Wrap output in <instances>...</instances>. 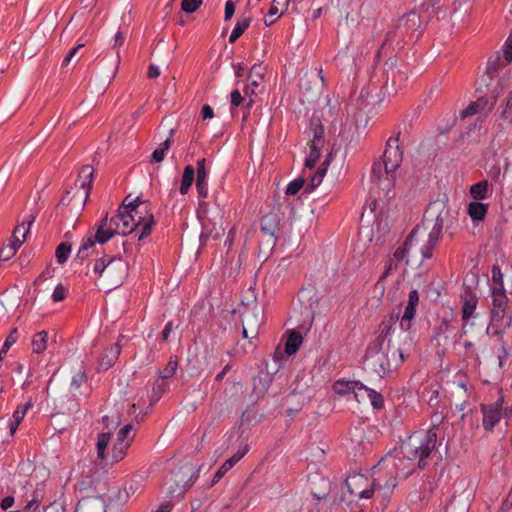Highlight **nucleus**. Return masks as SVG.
<instances>
[{
    "mask_svg": "<svg viewBox=\"0 0 512 512\" xmlns=\"http://www.w3.org/2000/svg\"><path fill=\"white\" fill-rule=\"evenodd\" d=\"M488 176L491 178L492 182H498L499 181V178H500V175H501V168H500V165L499 164H496V165H493L489 170H488Z\"/></svg>",
    "mask_w": 512,
    "mask_h": 512,
    "instance_id": "63",
    "label": "nucleus"
},
{
    "mask_svg": "<svg viewBox=\"0 0 512 512\" xmlns=\"http://www.w3.org/2000/svg\"><path fill=\"white\" fill-rule=\"evenodd\" d=\"M171 146V140L166 139L163 143L160 144V146L155 149L151 155V161L155 163H159L164 160L165 154L167 150Z\"/></svg>",
    "mask_w": 512,
    "mask_h": 512,
    "instance_id": "40",
    "label": "nucleus"
},
{
    "mask_svg": "<svg viewBox=\"0 0 512 512\" xmlns=\"http://www.w3.org/2000/svg\"><path fill=\"white\" fill-rule=\"evenodd\" d=\"M493 104L489 105L488 99L485 97L478 98L475 102L470 103L462 112V118H466L469 116H473L482 111H490L492 109Z\"/></svg>",
    "mask_w": 512,
    "mask_h": 512,
    "instance_id": "24",
    "label": "nucleus"
},
{
    "mask_svg": "<svg viewBox=\"0 0 512 512\" xmlns=\"http://www.w3.org/2000/svg\"><path fill=\"white\" fill-rule=\"evenodd\" d=\"M302 340V335L299 332L291 331L285 343V352L288 355L296 353L302 344Z\"/></svg>",
    "mask_w": 512,
    "mask_h": 512,
    "instance_id": "31",
    "label": "nucleus"
},
{
    "mask_svg": "<svg viewBox=\"0 0 512 512\" xmlns=\"http://www.w3.org/2000/svg\"><path fill=\"white\" fill-rule=\"evenodd\" d=\"M270 371L267 369V373L262 376V374L259 375L258 377V382L259 383H262V387L261 388H258V384L255 382V389H258L260 393H265L269 387V384L271 382V378H270Z\"/></svg>",
    "mask_w": 512,
    "mask_h": 512,
    "instance_id": "57",
    "label": "nucleus"
},
{
    "mask_svg": "<svg viewBox=\"0 0 512 512\" xmlns=\"http://www.w3.org/2000/svg\"><path fill=\"white\" fill-rule=\"evenodd\" d=\"M166 388H167L166 381L161 380L159 382V380H157L156 385L153 387V394L151 396V401L157 402L160 399V397L162 396V394L165 392Z\"/></svg>",
    "mask_w": 512,
    "mask_h": 512,
    "instance_id": "52",
    "label": "nucleus"
},
{
    "mask_svg": "<svg viewBox=\"0 0 512 512\" xmlns=\"http://www.w3.org/2000/svg\"><path fill=\"white\" fill-rule=\"evenodd\" d=\"M319 157H320V152H319L317 145L312 144L310 153L305 160V167L310 168V169L314 168Z\"/></svg>",
    "mask_w": 512,
    "mask_h": 512,
    "instance_id": "48",
    "label": "nucleus"
},
{
    "mask_svg": "<svg viewBox=\"0 0 512 512\" xmlns=\"http://www.w3.org/2000/svg\"><path fill=\"white\" fill-rule=\"evenodd\" d=\"M39 505V499L34 496L25 506L24 512H40L38 511ZM41 512H65V509L61 504L53 502L45 506Z\"/></svg>",
    "mask_w": 512,
    "mask_h": 512,
    "instance_id": "28",
    "label": "nucleus"
},
{
    "mask_svg": "<svg viewBox=\"0 0 512 512\" xmlns=\"http://www.w3.org/2000/svg\"><path fill=\"white\" fill-rule=\"evenodd\" d=\"M426 395L428 396V404L431 407H436L439 400V391L436 389H429L427 390Z\"/></svg>",
    "mask_w": 512,
    "mask_h": 512,
    "instance_id": "61",
    "label": "nucleus"
},
{
    "mask_svg": "<svg viewBox=\"0 0 512 512\" xmlns=\"http://www.w3.org/2000/svg\"><path fill=\"white\" fill-rule=\"evenodd\" d=\"M235 12V4L232 0H227L225 3L224 20L228 21L232 18Z\"/></svg>",
    "mask_w": 512,
    "mask_h": 512,
    "instance_id": "62",
    "label": "nucleus"
},
{
    "mask_svg": "<svg viewBox=\"0 0 512 512\" xmlns=\"http://www.w3.org/2000/svg\"><path fill=\"white\" fill-rule=\"evenodd\" d=\"M345 484L349 493L359 499H370L376 491L377 497H381L386 506V501L396 486V478L391 475L382 483L379 478L369 479L363 474H354L347 477Z\"/></svg>",
    "mask_w": 512,
    "mask_h": 512,
    "instance_id": "4",
    "label": "nucleus"
},
{
    "mask_svg": "<svg viewBox=\"0 0 512 512\" xmlns=\"http://www.w3.org/2000/svg\"><path fill=\"white\" fill-rule=\"evenodd\" d=\"M492 281H493V286L491 288L504 289L503 273L501 272L500 267L497 265H494L492 267Z\"/></svg>",
    "mask_w": 512,
    "mask_h": 512,
    "instance_id": "49",
    "label": "nucleus"
},
{
    "mask_svg": "<svg viewBox=\"0 0 512 512\" xmlns=\"http://www.w3.org/2000/svg\"><path fill=\"white\" fill-rule=\"evenodd\" d=\"M303 185H304L303 178H297V179L291 181L286 188V194L287 195H295L296 193L299 192V190L303 187Z\"/></svg>",
    "mask_w": 512,
    "mask_h": 512,
    "instance_id": "54",
    "label": "nucleus"
},
{
    "mask_svg": "<svg viewBox=\"0 0 512 512\" xmlns=\"http://www.w3.org/2000/svg\"><path fill=\"white\" fill-rule=\"evenodd\" d=\"M326 170H327L326 167H322V168H319L314 173V175L311 178L310 191L320 185V183L323 180L324 175L326 174Z\"/></svg>",
    "mask_w": 512,
    "mask_h": 512,
    "instance_id": "55",
    "label": "nucleus"
},
{
    "mask_svg": "<svg viewBox=\"0 0 512 512\" xmlns=\"http://www.w3.org/2000/svg\"><path fill=\"white\" fill-rule=\"evenodd\" d=\"M18 337H19L18 330L16 328L12 329L2 346L3 351L7 352L10 349V347L16 343V341L18 340Z\"/></svg>",
    "mask_w": 512,
    "mask_h": 512,
    "instance_id": "56",
    "label": "nucleus"
},
{
    "mask_svg": "<svg viewBox=\"0 0 512 512\" xmlns=\"http://www.w3.org/2000/svg\"><path fill=\"white\" fill-rule=\"evenodd\" d=\"M93 175V167L90 165H84L79 171L78 177L75 181L74 188H78V190H85L87 192V197H89V192L93 181Z\"/></svg>",
    "mask_w": 512,
    "mask_h": 512,
    "instance_id": "20",
    "label": "nucleus"
},
{
    "mask_svg": "<svg viewBox=\"0 0 512 512\" xmlns=\"http://www.w3.org/2000/svg\"><path fill=\"white\" fill-rule=\"evenodd\" d=\"M399 326L401 329L400 336L402 337L401 343L398 346L405 347L406 351H408L415 341V335L410 331L412 320L401 317Z\"/></svg>",
    "mask_w": 512,
    "mask_h": 512,
    "instance_id": "22",
    "label": "nucleus"
},
{
    "mask_svg": "<svg viewBox=\"0 0 512 512\" xmlns=\"http://www.w3.org/2000/svg\"><path fill=\"white\" fill-rule=\"evenodd\" d=\"M280 219L276 213H269L262 217L260 231L267 237V244L274 246L279 232Z\"/></svg>",
    "mask_w": 512,
    "mask_h": 512,
    "instance_id": "14",
    "label": "nucleus"
},
{
    "mask_svg": "<svg viewBox=\"0 0 512 512\" xmlns=\"http://www.w3.org/2000/svg\"><path fill=\"white\" fill-rule=\"evenodd\" d=\"M488 181L482 180L477 182L476 184L472 185L470 187V195L476 200H484L487 198V191H488Z\"/></svg>",
    "mask_w": 512,
    "mask_h": 512,
    "instance_id": "35",
    "label": "nucleus"
},
{
    "mask_svg": "<svg viewBox=\"0 0 512 512\" xmlns=\"http://www.w3.org/2000/svg\"><path fill=\"white\" fill-rule=\"evenodd\" d=\"M87 199L85 190H78V188L73 187L62 197L60 203L63 206L72 205V209L81 210L84 208Z\"/></svg>",
    "mask_w": 512,
    "mask_h": 512,
    "instance_id": "17",
    "label": "nucleus"
},
{
    "mask_svg": "<svg viewBox=\"0 0 512 512\" xmlns=\"http://www.w3.org/2000/svg\"><path fill=\"white\" fill-rule=\"evenodd\" d=\"M129 215L133 216V222L136 228H141L140 233H136L137 239L140 241L149 236L155 225L154 216L148 210V205L145 202L136 200L125 204Z\"/></svg>",
    "mask_w": 512,
    "mask_h": 512,
    "instance_id": "8",
    "label": "nucleus"
},
{
    "mask_svg": "<svg viewBox=\"0 0 512 512\" xmlns=\"http://www.w3.org/2000/svg\"><path fill=\"white\" fill-rule=\"evenodd\" d=\"M48 333L46 331H40L36 333L32 340V350L34 353L40 354L47 347Z\"/></svg>",
    "mask_w": 512,
    "mask_h": 512,
    "instance_id": "37",
    "label": "nucleus"
},
{
    "mask_svg": "<svg viewBox=\"0 0 512 512\" xmlns=\"http://www.w3.org/2000/svg\"><path fill=\"white\" fill-rule=\"evenodd\" d=\"M177 367V359L175 357H170L166 367L160 371V379L166 381L171 378L175 374Z\"/></svg>",
    "mask_w": 512,
    "mask_h": 512,
    "instance_id": "43",
    "label": "nucleus"
},
{
    "mask_svg": "<svg viewBox=\"0 0 512 512\" xmlns=\"http://www.w3.org/2000/svg\"><path fill=\"white\" fill-rule=\"evenodd\" d=\"M250 23H251L250 17H243V18L239 19L229 36V43H231V44L235 43L237 41V39L240 38L242 36V34L250 26Z\"/></svg>",
    "mask_w": 512,
    "mask_h": 512,
    "instance_id": "33",
    "label": "nucleus"
},
{
    "mask_svg": "<svg viewBox=\"0 0 512 512\" xmlns=\"http://www.w3.org/2000/svg\"><path fill=\"white\" fill-rule=\"evenodd\" d=\"M19 247L20 245H17V243L10 240L8 245H5L0 249V262L11 259L16 254Z\"/></svg>",
    "mask_w": 512,
    "mask_h": 512,
    "instance_id": "42",
    "label": "nucleus"
},
{
    "mask_svg": "<svg viewBox=\"0 0 512 512\" xmlns=\"http://www.w3.org/2000/svg\"><path fill=\"white\" fill-rule=\"evenodd\" d=\"M458 487L462 488L460 494L455 490L449 504L446 507V512H468L470 501L473 496L472 489H465V481L462 480L458 483Z\"/></svg>",
    "mask_w": 512,
    "mask_h": 512,
    "instance_id": "13",
    "label": "nucleus"
},
{
    "mask_svg": "<svg viewBox=\"0 0 512 512\" xmlns=\"http://www.w3.org/2000/svg\"><path fill=\"white\" fill-rule=\"evenodd\" d=\"M102 423L104 428L110 432L113 429H116L120 424V417L117 413H113L112 415H105L102 417Z\"/></svg>",
    "mask_w": 512,
    "mask_h": 512,
    "instance_id": "47",
    "label": "nucleus"
},
{
    "mask_svg": "<svg viewBox=\"0 0 512 512\" xmlns=\"http://www.w3.org/2000/svg\"><path fill=\"white\" fill-rule=\"evenodd\" d=\"M34 220L35 217L29 215L22 221L21 224L17 225L13 231L12 241L21 246V244L25 241Z\"/></svg>",
    "mask_w": 512,
    "mask_h": 512,
    "instance_id": "23",
    "label": "nucleus"
},
{
    "mask_svg": "<svg viewBox=\"0 0 512 512\" xmlns=\"http://www.w3.org/2000/svg\"><path fill=\"white\" fill-rule=\"evenodd\" d=\"M133 432V425L132 424H126L124 427H122L118 434H117V439L118 441H127L128 443H132L133 441V438H134V434L132 433Z\"/></svg>",
    "mask_w": 512,
    "mask_h": 512,
    "instance_id": "46",
    "label": "nucleus"
},
{
    "mask_svg": "<svg viewBox=\"0 0 512 512\" xmlns=\"http://www.w3.org/2000/svg\"><path fill=\"white\" fill-rule=\"evenodd\" d=\"M261 325V318L255 311L247 312L243 314L242 326H243V337L244 338H255L258 335L259 328Z\"/></svg>",
    "mask_w": 512,
    "mask_h": 512,
    "instance_id": "16",
    "label": "nucleus"
},
{
    "mask_svg": "<svg viewBox=\"0 0 512 512\" xmlns=\"http://www.w3.org/2000/svg\"><path fill=\"white\" fill-rule=\"evenodd\" d=\"M257 66H254L249 75V83L246 85L244 89V93L246 96L252 97L257 94V89L260 86L262 76L256 72Z\"/></svg>",
    "mask_w": 512,
    "mask_h": 512,
    "instance_id": "29",
    "label": "nucleus"
},
{
    "mask_svg": "<svg viewBox=\"0 0 512 512\" xmlns=\"http://www.w3.org/2000/svg\"><path fill=\"white\" fill-rule=\"evenodd\" d=\"M110 220L118 234L127 235L135 230L133 216L129 215L125 205L123 209H120L118 214L113 216Z\"/></svg>",
    "mask_w": 512,
    "mask_h": 512,
    "instance_id": "15",
    "label": "nucleus"
},
{
    "mask_svg": "<svg viewBox=\"0 0 512 512\" xmlns=\"http://www.w3.org/2000/svg\"><path fill=\"white\" fill-rule=\"evenodd\" d=\"M70 253H71V245L69 243L62 242L61 244H59L56 249V252H55L57 262L59 264L65 263L67 261V259L69 258Z\"/></svg>",
    "mask_w": 512,
    "mask_h": 512,
    "instance_id": "44",
    "label": "nucleus"
},
{
    "mask_svg": "<svg viewBox=\"0 0 512 512\" xmlns=\"http://www.w3.org/2000/svg\"><path fill=\"white\" fill-rule=\"evenodd\" d=\"M448 210L442 209L437 211L435 222L431 228L427 241L418 249L422 255V258H431L432 251L437 246L444 227L445 218L448 215Z\"/></svg>",
    "mask_w": 512,
    "mask_h": 512,
    "instance_id": "10",
    "label": "nucleus"
},
{
    "mask_svg": "<svg viewBox=\"0 0 512 512\" xmlns=\"http://www.w3.org/2000/svg\"><path fill=\"white\" fill-rule=\"evenodd\" d=\"M426 234V227L424 224L417 225L406 238L403 246L398 247L394 252V258L400 262L404 261L414 251L415 242H418Z\"/></svg>",
    "mask_w": 512,
    "mask_h": 512,
    "instance_id": "12",
    "label": "nucleus"
},
{
    "mask_svg": "<svg viewBox=\"0 0 512 512\" xmlns=\"http://www.w3.org/2000/svg\"><path fill=\"white\" fill-rule=\"evenodd\" d=\"M492 289V309H506L507 308V296L504 289L491 288Z\"/></svg>",
    "mask_w": 512,
    "mask_h": 512,
    "instance_id": "38",
    "label": "nucleus"
},
{
    "mask_svg": "<svg viewBox=\"0 0 512 512\" xmlns=\"http://www.w3.org/2000/svg\"><path fill=\"white\" fill-rule=\"evenodd\" d=\"M110 442V432H103L97 438V455L98 458L104 460L106 458L105 451Z\"/></svg>",
    "mask_w": 512,
    "mask_h": 512,
    "instance_id": "39",
    "label": "nucleus"
},
{
    "mask_svg": "<svg viewBox=\"0 0 512 512\" xmlns=\"http://www.w3.org/2000/svg\"><path fill=\"white\" fill-rule=\"evenodd\" d=\"M512 322V315L506 312V309H492L491 310V323L496 327V332L510 327Z\"/></svg>",
    "mask_w": 512,
    "mask_h": 512,
    "instance_id": "21",
    "label": "nucleus"
},
{
    "mask_svg": "<svg viewBox=\"0 0 512 512\" xmlns=\"http://www.w3.org/2000/svg\"><path fill=\"white\" fill-rule=\"evenodd\" d=\"M481 410L483 413V427L486 430H492L502 418L509 417L512 413L509 408L502 407V401L500 400L490 405H482Z\"/></svg>",
    "mask_w": 512,
    "mask_h": 512,
    "instance_id": "11",
    "label": "nucleus"
},
{
    "mask_svg": "<svg viewBox=\"0 0 512 512\" xmlns=\"http://www.w3.org/2000/svg\"><path fill=\"white\" fill-rule=\"evenodd\" d=\"M208 172L206 170V159L201 158L197 161V180L196 188L200 197L205 198L208 195Z\"/></svg>",
    "mask_w": 512,
    "mask_h": 512,
    "instance_id": "18",
    "label": "nucleus"
},
{
    "mask_svg": "<svg viewBox=\"0 0 512 512\" xmlns=\"http://www.w3.org/2000/svg\"><path fill=\"white\" fill-rule=\"evenodd\" d=\"M289 0H273L268 13L264 17V24L271 26L287 10Z\"/></svg>",
    "mask_w": 512,
    "mask_h": 512,
    "instance_id": "19",
    "label": "nucleus"
},
{
    "mask_svg": "<svg viewBox=\"0 0 512 512\" xmlns=\"http://www.w3.org/2000/svg\"><path fill=\"white\" fill-rule=\"evenodd\" d=\"M202 4V0H182L181 8L186 13L195 12Z\"/></svg>",
    "mask_w": 512,
    "mask_h": 512,
    "instance_id": "53",
    "label": "nucleus"
},
{
    "mask_svg": "<svg viewBox=\"0 0 512 512\" xmlns=\"http://www.w3.org/2000/svg\"><path fill=\"white\" fill-rule=\"evenodd\" d=\"M475 309H476V300L471 299V300H466L464 302L463 309H462V319L465 322V324L463 325L465 334L467 333L466 326H467L468 320L472 316Z\"/></svg>",
    "mask_w": 512,
    "mask_h": 512,
    "instance_id": "41",
    "label": "nucleus"
},
{
    "mask_svg": "<svg viewBox=\"0 0 512 512\" xmlns=\"http://www.w3.org/2000/svg\"><path fill=\"white\" fill-rule=\"evenodd\" d=\"M405 352V347L396 345L391 339L386 342L381 334L367 348L365 369L382 378L403 362Z\"/></svg>",
    "mask_w": 512,
    "mask_h": 512,
    "instance_id": "2",
    "label": "nucleus"
},
{
    "mask_svg": "<svg viewBox=\"0 0 512 512\" xmlns=\"http://www.w3.org/2000/svg\"><path fill=\"white\" fill-rule=\"evenodd\" d=\"M367 399L370 401V404L375 409H379L384 405L383 396L373 389H370Z\"/></svg>",
    "mask_w": 512,
    "mask_h": 512,
    "instance_id": "50",
    "label": "nucleus"
},
{
    "mask_svg": "<svg viewBox=\"0 0 512 512\" xmlns=\"http://www.w3.org/2000/svg\"><path fill=\"white\" fill-rule=\"evenodd\" d=\"M83 46L84 44H78L76 47L72 48L64 58L62 67L67 66Z\"/></svg>",
    "mask_w": 512,
    "mask_h": 512,
    "instance_id": "60",
    "label": "nucleus"
},
{
    "mask_svg": "<svg viewBox=\"0 0 512 512\" xmlns=\"http://www.w3.org/2000/svg\"><path fill=\"white\" fill-rule=\"evenodd\" d=\"M115 234H118L117 230L111 223V220H108L107 216H105L94 228L90 229L87 235L82 239L74 261H80V263H82L89 257L90 250L94 248L96 243L104 244Z\"/></svg>",
    "mask_w": 512,
    "mask_h": 512,
    "instance_id": "6",
    "label": "nucleus"
},
{
    "mask_svg": "<svg viewBox=\"0 0 512 512\" xmlns=\"http://www.w3.org/2000/svg\"><path fill=\"white\" fill-rule=\"evenodd\" d=\"M500 120L502 122L497 123L500 131L504 128V124H512V98H509L506 103V107L501 114Z\"/></svg>",
    "mask_w": 512,
    "mask_h": 512,
    "instance_id": "45",
    "label": "nucleus"
},
{
    "mask_svg": "<svg viewBox=\"0 0 512 512\" xmlns=\"http://www.w3.org/2000/svg\"><path fill=\"white\" fill-rule=\"evenodd\" d=\"M76 512H105L100 498H83L76 506Z\"/></svg>",
    "mask_w": 512,
    "mask_h": 512,
    "instance_id": "26",
    "label": "nucleus"
},
{
    "mask_svg": "<svg viewBox=\"0 0 512 512\" xmlns=\"http://www.w3.org/2000/svg\"><path fill=\"white\" fill-rule=\"evenodd\" d=\"M314 377L310 371H300L291 383V392L287 397L288 403L295 402V407H288L286 413L294 415L299 412L315 395L313 387Z\"/></svg>",
    "mask_w": 512,
    "mask_h": 512,
    "instance_id": "5",
    "label": "nucleus"
},
{
    "mask_svg": "<svg viewBox=\"0 0 512 512\" xmlns=\"http://www.w3.org/2000/svg\"><path fill=\"white\" fill-rule=\"evenodd\" d=\"M442 421L443 416L435 413L431 418V427L428 431H417L410 435L402 443L400 450L395 455H388L379 461L377 466L374 467L373 474L376 475L382 467L392 466L395 469H399L397 461L404 459L410 462L417 461L418 467L423 469L426 466L425 459L435 449L437 441L436 429Z\"/></svg>",
    "mask_w": 512,
    "mask_h": 512,
    "instance_id": "1",
    "label": "nucleus"
},
{
    "mask_svg": "<svg viewBox=\"0 0 512 512\" xmlns=\"http://www.w3.org/2000/svg\"><path fill=\"white\" fill-rule=\"evenodd\" d=\"M119 355L120 346L118 344L111 345L105 350L104 355L99 362V368L102 370H108L118 359Z\"/></svg>",
    "mask_w": 512,
    "mask_h": 512,
    "instance_id": "27",
    "label": "nucleus"
},
{
    "mask_svg": "<svg viewBox=\"0 0 512 512\" xmlns=\"http://www.w3.org/2000/svg\"><path fill=\"white\" fill-rule=\"evenodd\" d=\"M488 210V205L479 201L471 202L468 205V214L473 221H481L485 218Z\"/></svg>",
    "mask_w": 512,
    "mask_h": 512,
    "instance_id": "30",
    "label": "nucleus"
},
{
    "mask_svg": "<svg viewBox=\"0 0 512 512\" xmlns=\"http://www.w3.org/2000/svg\"><path fill=\"white\" fill-rule=\"evenodd\" d=\"M130 445L131 444L128 443L127 441L122 442V441L116 440L112 447V454H111L112 461L119 462L120 460H122L125 457Z\"/></svg>",
    "mask_w": 512,
    "mask_h": 512,
    "instance_id": "36",
    "label": "nucleus"
},
{
    "mask_svg": "<svg viewBox=\"0 0 512 512\" xmlns=\"http://www.w3.org/2000/svg\"><path fill=\"white\" fill-rule=\"evenodd\" d=\"M400 132L391 136L386 142V149L383 153V163H374L371 169V181L379 186L384 192L386 200L395 197L392 191L395 176L394 172L403 160V152L399 145Z\"/></svg>",
    "mask_w": 512,
    "mask_h": 512,
    "instance_id": "3",
    "label": "nucleus"
},
{
    "mask_svg": "<svg viewBox=\"0 0 512 512\" xmlns=\"http://www.w3.org/2000/svg\"><path fill=\"white\" fill-rule=\"evenodd\" d=\"M66 293H67V288L62 284H58L52 293L53 301L54 302L63 301L66 297Z\"/></svg>",
    "mask_w": 512,
    "mask_h": 512,
    "instance_id": "58",
    "label": "nucleus"
},
{
    "mask_svg": "<svg viewBox=\"0 0 512 512\" xmlns=\"http://www.w3.org/2000/svg\"><path fill=\"white\" fill-rule=\"evenodd\" d=\"M420 25V16L416 12L411 11L403 15L396 21L393 29L387 32L384 45L392 42L396 38L403 37L406 34L417 31L420 28Z\"/></svg>",
    "mask_w": 512,
    "mask_h": 512,
    "instance_id": "9",
    "label": "nucleus"
},
{
    "mask_svg": "<svg viewBox=\"0 0 512 512\" xmlns=\"http://www.w3.org/2000/svg\"><path fill=\"white\" fill-rule=\"evenodd\" d=\"M359 381H350V380H337L333 384V390L336 394L339 395H347L349 393H354V390L357 389Z\"/></svg>",
    "mask_w": 512,
    "mask_h": 512,
    "instance_id": "32",
    "label": "nucleus"
},
{
    "mask_svg": "<svg viewBox=\"0 0 512 512\" xmlns=\"http://www.w3.org/2000/svg\"><path fill=\"white\" fill-rule=\"evenodd\" d=\"M194 177H195V169L191 165L186 166L183 171L181 185H180V193L182 195H185L189 191V189L194 181Z\"/></svg>",
    "mask_w": 512,
    "mask_h": 512,
    "instance_id": "34",
    "label": "nucleus"
},
{
    "mask_svg": "<svg viewBox=\"0 0 512 512\" xmlns=\"http://www.w3.org/2000/svg\"><path fill=\"white\" fill-rule=\"evenodd\" d=\"M93 271L109 286L121 285L128 273V264L121 257L104 255L96 260Z\"/></svg>",
    "mask_w": 512,
    "mask_h": 512,
    "instance_id": "7",
    "label": "nucleus"
},
{
    "mask_svg": "<svg viewBox=\"0 0 512 512\" xmlns=\"http://www.w3.org/2000/svg\"><path fill=\"white\" fill-rule=\"evenodd\" d=\"M33 403L28 401L24 405H19L14 411L12 418L9 420L8 427L11 435H14L21 421L24 419L27 411L31 409Z\"/></svg>",
    "mask_w": 512,
    "mask_h": 512,
    "instance_id": "25",
    "label": "nucleus"
},
{
    "mask_svg": "<svg viewBox=\"0 0 512 512\" xmlns=\"http://www.w3.org/2000/svg\"><path fill=\"white\" fill-rule=\"evenodd\" d=\"M85 380V374L82 372H78L72 377L70 386L72 389H79Z\"/></svg>",
    "mask_w": 512,
    "mask_h": 512,
    "instance_id": "59",
    "label": "nucleus"
},
{
    "mask_svg": "<svg viewBox=\"0 0 512 512\" xmlns=\"http://www.w3.org/2000/svg\"><path fill=\"white\" fill-rule=\"evenodd\" d=\"M358 386H357V389L354 390V398L356 399V401L358 402H362V401H365L367 398H368V394H369V391H370V388H368L367 386H365L362 382H358Z\"/></svg>",
    "mask_w": 512,
    "mask_h": 512,
    "instance_id": "51",
    "label": "nucleus"
},
{
    "mask_svg": "<svg viewBox=\"0 0 512 512\" xmlns=\"http://www.w3.org/2000/svg\"><path fill=\"white\" fill-rule=\"evenodd\" d=\"M230 98L232 107H238L243 101V96L239 90H233L230 94Z\"/></svg>",
    "mask_w": 512,
    "mask_h": 512,
    "instance_id": "64",
    "label": "nucleus"
}]
</instances>
